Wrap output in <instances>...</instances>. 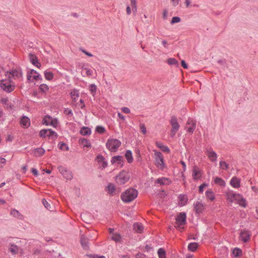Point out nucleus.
Here are the masks:
<instances>
[{"label":"nucleus","instance_id":"nucleus-14","mask_svg":"<svg viewBox=\"0 0 258 258\" xmlns=\"http://www.w3.org/2000/svg\"><path fill=\"white\" fill-rule=\"evenodd\" d=\"M194 210L196 214L201 213L204 209V206L201 202L197 201L194 204Z\"/></svg>","mask_w":258,"mask_h":258},{"label":"nucleus","instance_id":"nucleus-41","mask_svg":"<svg viewBox=\"0 0 258 258\" xmlns=\"http://www.w3.org/2000/svg\"><path fill=\"white\" fill-rule=\"evenodd\" d=\"M48 87L47 85L42 84L39 86V90L41 92L45 93L48 90Z\"/></svg>","mask_w":258,"mask_h":258},{"label":"nucleus","instance_id":"nucleus-13","mask_svg":"<svg viewBox=\"0 0 258 258\" xmlns=\"http://www.w3.org/2000/svg\"><path fill=\"white\" fill-rule=\"evenodd\" d=\"M192 176L194 180H197L201 178L202 172L197 166H194L192 169Z\"/></svg>","mask_w":258,"mask_h":258},{"label":"nucleus","instance_id":"nucleus-52","mask_svg":"<svg viewBox=\"0 0 258 258\" xmlns=\"http://www.w3.org/2000/svg\"><path fill=\"white\" fill-rule=\"evenodd\" d=\"M59 149L62 150L63 148V147H66V150L68 151L69 150V147L67 146V145L64 143H59Z\"/></svg>","mask_w":258,"mask_h":258},{"label":"nucleus","instance_id":"nucleus-62","mask_svg":"<svg viewBox=\"0 0 258 258\" xmlns=\"http://www.w3.org/2000/svg\"><path fill=\"white\" fill-rule=\"evenodd\" d=\"M145 255L144 254H142L141 253H138L136 255V258H145Z\"/></svg>","mask_w":258,"mask_h":258},{"label":"nucleus","instance_id":"nucleus-24","mask_svg":"<svg viewBox=\"0 0 258 258\" xmlns=\"http://www.w3.org/2000/svg\"><path fill=\"white\" fill-rule=\"evenodd\" d=\"M110 238L116 242H121L122 241L121 236L117 233H113Z\"/></svg>","mask_w":258,"mask_h":258},{"label":"nucleus","instance_id":"nucleus-46","mask_svg":"<svg viewBox=\"0 0 258 258\" xmlns=\"http://www.w3.org/2000/svg\"><path fill=\"white\" fill-rule=\"evenodd\" d=\"M96 131L100 134H103L105 132V129L102 126H97L96 128Z\"/></svg>","mask_w":258,"mask_h":258},{"label":"nucleus","instance_id":"nucleus-55","mask_svg":"<svg viewBox=\"0 0 258 258\" xmlns=\"http://www.w3.org/2000/svg\"><path fill=\"white\" fill-rule=\"evenodd\" d=\"M64 113L67 114V115H70V116H72L73 115V112H72V111L70 109H68V108H67L66 109L64 110Z\"/></svg>","mask_w":258,"mask_h":258},{"label":"nucleus","instance_id":"nucleus-32","mask_svg":"<svg viewBox=\"0 0 258 258\" xmlns=\"http://www.w3.org/2000/svg\"><path fill=\"white\" fill-rule=\"evenodd\" d=\"M125 157L126 158V160L128 163H132L133 161V158L132 157V153L130 150H127L125 152Z\"/></svg>","mask_w":258,"mask_h":258},{"label":"nucleus","instance_id":"nucleus-54","mask_svg":"<svg viewBox=\"0 0 258 258\" xmlns=\"http://www.w3.org/2000/svg\"><path fill=\"white\" fill-rule=\"evenodd\" d=\"M235 197L234 198V202L237 201L238 202V201L242 198V196L240 194H235Z\"/></svg>","mask_w":258,"mask_h":258},{"label":"nucleus","instance_id":"nucleus-10","mask_svg":"<svg viewBox=\"0 0 258 258\" xmlns=\"http://www.w3.org/2000/svg\"><path fill=\"white\" fill-rule=\"evenodd\" d=\"M22 75L21 71L17 70H13L11 72H7L6 73V76L9 79H11V78H18L21 77Z\"/></svg>","mask_w":258,"mask_h":258},{"label":"nucleus","instance_id":"nucleus-37","mask_svg":"<svg viewBox=\"0 0 258 258\" xmlns=\"http://www.w3.org/2000/svg\"><path fill=\"white\" fill-rule=\"evenodd\" d=\"M215 183L222 186H224L225 185V181L221 178L218 177L215 178Z\"/></svg>","mask_w":258,"mask_h":258},{"label":"nucleus","instance_id":"nucleus-17","mask_svg":"<svg viewBox=\"0 0 258 258\" xmlns=\"http://www.w3.org/2000/svg\"><path fill=\"white\" fill-rule=\"evenodd\" d=\"M106 191L107 193L110 196H114L117 194L118 192H116V190L115 185L112 183H109L107 186Z\"/></svg>","mask_w":258,"mask_h":258},{"label":"nucleus","instance_id":"nucleus-58","mask_svg":"<svg viewBox=\"0 0 258 258\" xmlns=\"http://www.w3.org/2000/svg\"><path fill=\"white\" fill-rule=\"evenodd\" d=\"M121 110L125 113H129L130 112V109L126 107H122Z\"/></svg>","mask_w":258,"mask_h":258},{"label":"nucleus","instance_id":"nucleus-43","mask_svg":"<svg viewBox=\"0 0 258 258\" xmlns=\"http://www.w3.org/2000/svg\"><path fill=\"white\" fill-rule=\"evenodd\" d=\"M167 63L170 65H176L178 64V61L174 58H170L167 60Z\"/></svg>","mask_w":258,"mask_h":258},{"label":"nucleus","instance_id":"nucleus-42","mask_svg":"<svg viewBox=\"0 0 258 258\" xmlns=\"http://www.w3.org/2000/svg\"><path fill=\"white\" fill-rule=\"evenodd\" d=\"M219 165L220 167L223 170H227L229 167L228 165L225 161H220Z\"/></svg>","mask_w":258,"mask_h":258},{"label":"nucleus","instance_id":"nucleus-27","mask_svg":"<svg viewBox=\"0 0 258 258\" xmlns=\"http://www.w3.org/2000/svg\"><path fill=\"white\" fill-rule=\"evenodd\" d=\"M134 230L137 233H141L143 230V227L140 223H136L133 225Z\"/></svg>","mask_w":258,"mask_h":258},{"label":"nucleus","instance_id":"nucleus-9","mask_svg":"<svg viewBox=\"0 0 258 258\" xmlns=\"http://www.w3.org/2000/svg\"><path fill=\"white\" fill-rule=\"evenodd\" d=\"M196 127V121L192 118H189L187 121L185 128L187 132L190 134H192Z\"/></svg>","mask_w":258,"mask_h":258},{"label":"nucleus","instance_id":"nucleus-47","mask_svg":"<svg viewBox=\"0 0 258 258\" xmlns=\"http://www.w3.org/2000/svg\"><path fill=\"white\" fill-rule=\"evenodd\" d=\"M180 21H181L180 18H179L178 17H173L172 18L170 23L171 24H173L174 23H179L180 22Z\"/></svg>","mask_w":258,"mask_h":258},{"label":"nucleus","instance_id":"nucleus-20","mask_svg":"<svg viewBox=\"0 0 258 258\" xmlns=\"http://www.w3.org/2000/svg\"><path fill=\"white\" fill-rule=\"evenodd\" d=\"M123 156H115L112 157L111 162L112 164L116 163L118 165H122Z\"/></svg>","mask_w":258,"mask_h":258},{"label":"nucleus","instance_id":"nucleus-12","mask_svg":"<svg viewBox=\"0 0 258 258\" xmlns=\"http://www.w3.org/2000/svg\"><path fill=\"white\" fill-rule=\"evenodd\" d=\"M250 237V233L247 230L242 231L239 235L240 239L243 242H247L249 241Z\"/></svg>","mask_w":258,"mask_h":258},{"label":"nucleus","instance_id":"nucleus-1","mask_svg":"<svg viewBox=\"0 0 258 258\" xmlns=\"http://www.w3.org/2000/svg\"><path fill=\"white\" fill-rule=\"evenodd\" d=\"M138 191L135 188H131L122 193L121 199L124 203H130L134 200L138 196Z\"/></svg>","mask_w":258,"mask_h":258},{"label":"nucleus","instance_id":"nucleus-26","mask_svg":"<svg viewBox=\"0 0 258 258\" xmlns=\"http://www.w3.org/2000/svg\"><path fill=\"white\" fill-rule=\"evenodd\" d=\"M79 143L81 145L84 147L87 148L91 147V144L89 140H87L85 138H81L79 140Z\"/></svg>","mask_w":258,"mask_h":258},{"label":"nucleus","instance_id":"nucleus-22","mask_svg":"<svg viewBox=\"0 0 258 258\" xmlns=\"http://www.w3.org/2000/svg\"><path fill=\"white\" fill-rule=\"evenodd\" d=\"M9 250L13 254H16L19 252V247L14 244L11 243Z\"/></svg>","mask_w":258,"mask_h":258},{"label":"nucleus","instance_id":"nucleus-18","mask_svg":"<svg viewBox=\"0 0 258 258\" xmlns=\"http://www.w3.org/2000/svg\"><path fill=\"white\" fill-rule=\"evenodd\" d=\"M80 241H81V245L83 247L84 249H88L89 248V244H88L89 239L87 237H86V236H85L84 235H82L81 237Z\"/></svg>","mask_w":258,"mask_h":258},{"label":"nucleus","instance_id":"nucleus-60","mask_svg":"<svg viewBox=\"0 0 258 258\" xmlns=\"http://www.w3.org/2000/svg\"><path fill=\"white\" fill-rule=\"evenodd\" d=\"M85 69L86 70V75L87 76H91L93 73L92 71L90 69Z\"/></svg>","mask_w":258,"mask_h":258},{"label":"nucleus","instance_id":"nucleus-29","mask_svg":"<svg viewBox=\"0 0 258 258\" xmlns=\"http://www.w3.org/2000/svg\"><path fill=\"white\" fill-rule=\"evenodd\" d=\"M47 131H48L47 137L49 138H50L52 140H55L57 138V134L56 132H55L54 131H52L51 129L47 130Z\"/></svg>","mask_w":258,"mask_h":258},{"label":"nucleus","instance_id":"nucleus-53","mask_svg":"<svg viewBox=\"0 0 258 258\" xmlns=\"http://www.w3.org/2000/svg\"><path fill=\"white\" fill-rule=\"evenodd\" d=\"M208 186V184L204 183L199 186V192L202 193L203 192L204 188Z\"/></svg>","mask_w":258,"mask_h":258},{"label":"nucleus","instance_id":"nucleus-49","mask_svg":"<svg viewBox=\"0 0 258 258\" xmlns=\"http://www.w3.org/2000/svg\"><path fill=\"white\" fill-rule=\"evenodd\" d=\"M238 204L243 207H245L246 206V201L243 197L238 201Z\"/></svg>","mask_w":258,"mask_h":258},{"label":"nucleus","instance_id":"nucleus-8","mask_svg":"<svg viewBox=\"0 0 258 258\" xmlns=\"http://www.w3.org/2000/svg\"><path fill=\"white\" fill-rule=\"evenodd\" d=\"M58 169L60 173L67 180H71L73 178V176L72 172L67 170L64 167L59 166Z\"/></svg>","mask_w":258,"mask_h":258},{"label":"nucleus","instance_id":"nucleus-40","mask_svg":"<svg viewBox=\"0 0 258 258\" xmlns=\"http://www.w3.org/2000/svg\"><path fill=\"white\" fill-rule=\"evenodd\" d=\"M166 181H168V179L165 177H162L158 178L156 180V183H158L161 185L166 184Z\"/></svg>","mask_w":258,"mask_h":258},{"label":"nucleus","instance_id":"nucleus-33","mask_svg":"<svg viewBox=\"0 0 258 258\" xmlns=\"http://www.w3.org/2000/svg\"><path fill=\"white\" fill-rule=\"evenodd\" d=\"M52 117L49 115H46L44 117L42 121L43 124H45L46 125H49L51 121L52 120Z\"/></svg>","mask_w":258,"mask_h":258},{"label":"nucleus","instance_id":"nucleus-51","mask_svg":"<svg viewBox=\"0 0 258 258\" xmlns=\"http://www.w3.org/2000/svg\"><path fill=\"white\" fill-rule=\"evenodd\" d=\"M42 203L43 204V205L44 206V207L48 210H50V205L49 204V203L45 200V199H43L42 200Z\"/></svg>","mask_w":258,"mask_h":258},{"label":"nucleus","instance_id":"nucleus-34","mask_svg":"<svg viewBox=\"0 0 258 258\" xmlns=\"http://www.w3.org/2000/svg\"><path fill=\"white\" fill-rule=\"evenodd\" d=\"M206 196L211 201H213L215 199L214 194L211 189H209L206 192Z\"/></svg>","mask_w":258,"mask_h":258},{"label":"nucleus","instance_id":"nucleus-3","mask_svg":"<svg viewBox=\"0 0 258 258\" xmlns=\"http://www.w3.org/2000/svg\"><path fill=\"white\" fill-rule=\"evenodd\" d=\"M0 87L4 91L10 93L14 90L15 86L12 83L9 79H5L0 81Z\"/></svg>","mask_w":258,"mask_h":258},{"label":"nucleus","instance_id":"nucleus-35","mask_svg":"<svg viewBox=\"0 0 258 258\" xmlns=\"http://www.w3.org/2000/svg\"><path fill=\"white\" fill-rule=\"evenodd\" d=\"M44 76L46 80H52L53 78V74L51 72L46 71L44 72Z\"/></svg>","mask_w":258,"mask_h":258},{"label":"nucleus","instance_id":"nucleus-56","mask_svg":"<svg viewBox=\"0 0 258 258\" xmlns=\"http://www.w3.org/2000/svg\"><path fill=\"white\" fill-rule=\"evenodd\" d=\"M57 124V120L56 119H52L51 122L49 125H52L53 127H56Z\"/></svg>","mask_w":258,"mask_h":258},{"label":"nucleus","instance_id":"nucleus-63","mask_svg":"<svg viewBox=\"0 0 258 258\" xmlns=\"http://www.w3.org/2000/svg\"><path fill=\"white\" fill-rule=\"evenodd\" d=\"M40 77V75L37 73V74H35L34 76H33V78L35 80H37L39 77Z\"/></svg>","mask_w":258,"mask_h":258},{"label":"nucleus","instance_id":"nucleus-36","mask_svg":"<svg viewBox=\"0 0 258 258\" xmlns=\"http://www.w3.org/2000/svg\"><path fill=\"white\" fill-rule=\"evenodd\" d=\"M11 214L14 217L21 219L22 216L20 213L16 209H13L11 211Z\"/></svg>","mask_w":258,"mask_h":258},{"label":"nucleus","instance_id":"nucleus-4","mask_svg":"<svg viewBox=\"0 0 258 258\" xmlns=\"http://www.w3.org/2000/svg\"><path fill=\"white\" fill-rule=\"evenodd\" d=\"M130 175L128 172L125 171H122L117 174L115 178L116 182L119 184L125 183L130 179Z\"/></svg>","mask_w":258,"mask_h":258},{"label":"nucleus","instance_id":"nucleus-59","mask_svg":"<svg viewBox=\"0 0 258 258\" xmlns=\"http://www.w3.org/2000/svg\"><path fill=\"white\" fill-rule=\"evenodd\" d=\"M71 95L72 96V98L73 100H76L77 98L79 97L78 94H76V92H71Z\"/></svg>","mask_w":258,"mask_h":258},{"label":"nucleus","instance_id":"nucleus-31","mask_svg":"<svg viewBox=\"0 0 258 258\" xmlns=\"http://www.w3.org/2000/svg\"><path fill=\"white\" fill-rule=\"evenodd\" d=\"M45 153V150L41 148H38L34 150V155L36 157L41 156Z\"/></svg>","mask_w":258,"mask_h":258},{"label":"nucleus","instance_id":"nucleus-48","mask_svg":"<svg viewBox=\"0 0 258 258\" xmlns=\"http://www.w3.org/2000/svg\"><path fill=\"white\" fill-rule=\"evenodd\" d=\"M47 130H42L40 131L39 133V135L41 137L45 138L46 136L47 137Z\"/></svg>","mask_w":258,"mask_h":258},{"label":"nucleus","instance_id":"nucleus-25","mask_svg":"<svg viewBox=\"0 0 258 258\" xmlns=\"http://www.w3.org/2000/svg\"><path fill=\"white\" fill-rule=\"evenodd\" d=\"M235 193L232 190H229L226 193L227 200L231 203L234 202V198L235 197Z\"/></svg>","mask_w":258,"mask_h":258},{"label":"nucleus","instance_id":"nucleus-2","mask_svg":"<svg viewBox=\"0 0 258 258\" xmlns=\"http://www.w3.org/2000/svg\"><path fill=\"white\" fill-rule=\"evenodd\" d=\"M120 145V141L114 139L108 140L106 144V148L112 152H115Z\"/></svg>","mask_w":258,"mask_h":258},{"label":"nucleus","instance_id":"nucleus-16","mask_svg":"<svg viewBox=\"0 0 258 258\" xmlns=\"http://www.w3.org/2000/svg\"><path fill=\"white\" fill-rule=\"evenodd\" d=\"M29 58L30 62L35 66L37 68H40L41 67L40 63L39 62L38 60V58L36 56L32 53H29Z\"/></svg>","mask_w":258,"mask_h":258},{"label":"nucleus","instance_id":"nucleus-38","mask_svg":"<svg viewBox=\"0 0 258 258\" xmlns=\"http://www.w3.org/2000/svg\"><path fill=\"white\" fill-rule=\"evenodd\" d=\"M159 258H166L165 250L162 248H160L157 251Z\"/></svg>","mask_w":258,"mask_h":258},{"label":"nucleus","instance_id":"nucleus-57","mask_svg":"<svg viewBox=\"0 0 258 258\" xmlns=\"http://www.w3.org/2000/svg\"><path fill=\"white\" fill-rule=\"evenodd\" d=\"M162 44L164 47L166 49H168L169 47V44L168 43L167 41L165 40H162Z\"/></svg>","mask_w":258,"mask_h":258},{"label":"nucleus","instance_id":"nucleus-30","mask_svg":"<svg viewBox=\"0 0 258 258\" xmlns=\"http://www.w3.org/2000/svg\"><path fill=\"white\" fill-rule=\"evenodd\" d=\"M80 134L83 136L89 135L91 133V130L88 127H83L80 130Z\"/></svg>","mask_w":258,"mask_h":258},{"label":"nucleus","instance_id":"nucleus-15","mask_svg":"<svg viewBox=\"0 0 258 258\" xmlns=\"http://www.w3.org/2000/svg\"><path fill=\"white\" fill-rule=\"evenodd\" d=\"M96 159L100 167L102 169H104L107 166V162L105 161V158L101 155H98L97 156Z\"/></svg>","mask_w":258,"mask_h":258},{"label":"nucleus","instance_id":"nucleus-6","mask_svg":"<svg viewBox=\"0 0 258 258\" xmlns=\"http://www.w3.org/2000/svg\"><path fill=\"white\" fill-rule=\"evenodd\" d=\"M155 152V165L160 169H163L164 167V158L162 154L156 150H154Z\"/></svg>","mask_w":258,"mask_h":258},{"label":"nucleus","instance_id":"nucleus-61","mask_svg":"<svg viewBox=\"0 0 258 258\" xmlns=\"http://www.w3.org/2000/svg\"><path fill=\"white\" fill-rule=\"evenodd\" d=\"M168 15V11L167 10H165L163 13V18L164 19H166Z\"/></svg>","mask_w":258,"mask_h":258},{"label":"nucleus","instance_id":"nucleus-23","mask_svg":"<svg viewBox=\"0 0 258 258\" xmlns=\"http://www.w3.org/2000/svg\"><path fill=\"white\" fill-rule=\"evenodd\" d=\"M156 145L157 146V147H158L159 148H160L163 152H164L166 153H169V152H170L169 148L167 146L163 145L162 143L159 142H157L156 143Z\"/></svg>","mask_w":258,"mask_h":258},{"label":"nucleus","instance_id":"nucleus-44","mask_svg":"<svg viewBox=\"0 0 258 258\" xmlns=\"http://www.w3.org/2000/svg\"><path fill=\"white\" fill-rule=\"evenodd\" d=\"M97 90V87L96 86L95 84H91L90 86V91L91 92V93L94 95Z\"/></svg>","mask_w":258,"mask_h":258},{"label":"nucleus","instance_id":"nucleus-39","mask_svg":"<svg viewBox=\"0 0 258 258\" xmlns=\"http://www.w3.org/2000/svg\"><path fill=\"white\" fill-rule=\"evenodd\" d=\"M232 253L234 257H238L242 254V250L239 248H234Z\"/></svg>","mask_w":258,"mask_h":258},{"label":"nucleus","instance_id":"nucleus-11","mask_svg":"<svg viewBox=\"0 0 258 258\" xmlns=\"http://www.w3.org/2000/svg\"><path fill=\"white\" fill-rule=\"evenodd\" d=\"M206 153L211 162L216 161L217 155L212 149H207Z\"/></svg>","mask_w":258,"mask_h":258},{"label":"nucleus","instance_id":"nucleus-19","mask_svg":"<svg viewBox=\"0 0 258 258\" xmlns=\"http://www.w3.org/2000/svg\"><path fill=\"white\" fill-rule=\"evenodd\" d=\"M240 180L238 178L234 176L230 180L231 185L234 188H238L240 187Z\"/></svg>","mask_w":258,"mask_h":258},{"label":"nucleus","instance_id":"nucleus-21","mask_svg":"<svg viewBox=\"0 0 258 258\" xmlns=\"http://www.w3.org/2000/svg\"><path fill=\"white\" fill-rule=\"evenodd\" d=\"M21 124L24 127H28L30 125V119L27 116H24L21 118Z\"/></svg>","mask_w":258,"mask_h":258},{"label":"nucleus","instance_id":"nucleus-7","mask_svg":"<svg viewBox=\"0 0 258 258\" xmlns=\"http://www.w3.org/2000/svg\"><path fill=\"white\" fill-rule=\"evenodd\" d=\"M186 220V213L184 212L180 213L176 218L175 224L177 227H180L185 224Z\"/></svg>","mask_w":258,"mask_h":258},{"label":"nucleus","instance_id":"nucleus-28","mask_svg":"<svg viewBox=\"0 0 258 258\" xmlns=\"http://www.w3.org/2000/svg\"><path fill=\"white\" fill-rule=\"evenodd\" d=\"M198 246V244L197 243L191 242L188 244L187 248L189 251L194 252L197 249Z\"/></svg>","mask_w":258,"mask_h":258},{"label":"nucleus","instance_id":"nucleus-45","mask_svg":"<svg viewBox=\"0 0 258 258\" xmlns=\"http://www.w3.org/2000/svg\"><path fill=\"white\" fill-rule=\"evenodd\" d=\"M35 74H37V72L34 70H31L30 72H29L28 73L27 76L28 80L31 81V79L32 77V75Z\"/></svg>","mask_w":258,"mask_h":258},{"label":"nucleus","instance_id":"nucleus-50","mask_svg":"<svg viewBox=\"0 0 258 258\" xmlns=\"http://www.w3.org/2000/svg\"><path fill=\"white\" fill-rule=\"evenodd\" d=\"M140 130H141V132L143 134H146V133H147V131H146V127L145 125L143 123H141L140 124Z\"/></svg>","mask_w":258,"mask_h":258},{"label":"nucleus","instance_id":"nucleus-64","mask_svg":"<svg viewBox=\"0 0 258 258\" xmlns=\"http://www.w3.org/2000/svg\"><path fill=\"white\" fill-rule=\"evenodd\" d=\"M181 66L184 69H187V64L186 63L185 61L184 60L181 61Z\"/></svg>","mask_w":258,"mask_h":258},{"label":"nucleus","instance_id":"nucleus-5","mask_svg":"<svg viewBox=\"0 0 258 258\" xmlns=\"http://www.w3.org/2000/svg\"><path fill=\"white\" fill-rule=\"evenodd\" d=\"M170 123L172 127L170 131V136L173 138L178 131L180 125L177 121V118L175 116L171 117Z\"/></svg>","mask_w":258,"mask_h":258}]
</instances>
